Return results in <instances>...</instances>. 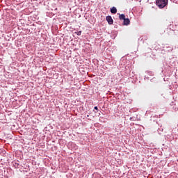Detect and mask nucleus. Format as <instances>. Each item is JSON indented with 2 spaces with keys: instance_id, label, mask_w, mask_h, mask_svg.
Here are the masks:
<instances>
[{
  "instance_id": "f257e3e1",
  "label": "nucleus",
  "mask_w": 178,
  "mask_h": 178,
  "mask_svg": "<svg viewBox=\"0 0 178 178\" xmlns=\"http://www.w3.org/2000/svg\"><path fill=\"white\" fill-rule=\"evenodd\" d=\"M168 0H156V5L159 9H163L168 5Z\"/></svg>"
},
{
  "instance_id": "f03ea898",
  "label": "nucleus",
  "mask_w": 178,
  "mask_h": 178,
  "mask_svg": "<svg viewBox=\"0 0 178 178\" xmlns=\"http://www.w3.org/2000/svg\"><path fill=\"white\" fill-rule=\"evenodd\" d=\"M106 19L108 22V24H113V19H112L111 16H107L106 17Z\"/></svg>"
},
{
  "instance_id": "7ed1b4c3",
  "label": "nucleus",
  "mask_w": 178,
  "mask_h": 178,
  "mask_svg": "<svg viewBox=\"0 0 178 178\" xmlns=\"http://www.w3.org/2000/svg\"><path fill=\"white\" fill-rule=\"evenodd\" d=\"M124 26H129V24H130V19L129 18H125L124 19V22H123Z\"/></svg>"
},
{
  "instance_id": "20e7f679",
  "label": "nucleus",
  "mask_w": 178,
  "mask_h": 178,
  "mask_svg": "<svg viewBox=\"0 0 178 178\" xmlns=\"http://www.w3.org/2000/svg\"><path fill=\"white\" fill-rule=\"evenodd\" d=\"M111 13L115 15L118 13V9H116L115 7H113L112 8H111Z\"/></svg>"
},
{
  "instance_id": "39448f33",
  "label": "nucleus",
  "mask_w": 178,
  "mask_h": 178,
  "mask_svg": "<svg viewBox=\"0 0 178 178\" xmlns=\"http://www.w3.org/2000/svg\"><path fill=\"white\" fill-rule=\"evenodd\" d=\"M119 17L120 20H124L126 19V16L124 15V14L120 15Z\"/></svg>"
},
{
  "instance_id": "423d86ee",
  "label": "nucleus",
  "mask_w": 178,
  "mask_h": 178,
  "mask_svg": "<svg viewBox=\"0 0 178 178\" xmlns=\"http://www.w3.org/2000/svg\"><path fill=\"white\" fill-rule=\"evenodd\" d=\"M77 35H81V31H79L76 33Z\"/></svg>"
},
{
  "instance_id": "0eeeda50",
  "label": "nucleus",
  "mask_w": 178,
  "mask_h": 178,
  "mask_svg": "<svg viewBox=\"0 0 178 178\" xmlns=\"http://www.w3.org/2000/svg\"><path fill=\"white\" fill-rule=\"evenodd\" d=\"M96 111H98V107L97 106H95L94 108Z\"/></svg>"
},
{
  "instance_id": "6e6552de",
  "label": "nucleus",
  "mask_w": 178,
  "mask_h": 178,
  "mask_svg": "<svg viewBox=\"0 0 178 178\" xmlns=\"http://www.w3.org/2000/svg\"><path fill=\"white\" fill-rule=\"evenodd\" d=\"M136 1H138V0H136Z\"/></svg>"
}]
</instances>
